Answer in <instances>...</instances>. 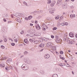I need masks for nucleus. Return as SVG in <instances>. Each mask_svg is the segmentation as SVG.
Returning <instances> with one entry per match:
<instances>
[{
  "instance_id": "obj_1",
  "label": "nucleus",
  "mask_w": 77,
  "mask_h": 77,
  "mask_svg": "<svg viewBox=\"0 0 77 77\" xmlns=\"http://www.w3.org/2000/svg\"><path fill=\"white\" fill-rule=\"evenodd\" d=\"M21 68L23 70H27L29 69V66L27 64H23L21 66Z\"/></svg>"
},
{
  "instance_id": "obj_2",
  "label": "nucleus",
  "mask_w": 77,
  "mask_h": 77,
  "mask_svg": "<svg viewBox=\"0 0 77 77\" xmlns=\"http://www.w3.org/2000/svg\"><path fill=\"white\" fill-rule=\"evenodd\" d=\"M24 62H25L26 63H27V64H30V63H31V61L29 60V59H25L24 60Z\"/></svg>"
},
{
  "instance_id": "obj_3",
  "label": "nucleus",
  "mask_w": 77,
  "mask_h": 77,
  "mask_svg": "<svg viewBox=\"0 0 77 77\" xmlns=\"http://www.w3.org/2000/svg\"><path fill=\"white\" fill-rule=\"evenodd\" d=\"M69 36L70 37H71V38H73V37H74V34H73L72 33H70L69 34Z\"/></svg>"
},
{
  "instance_id": "obj_4",
  "label": "nucleus",
  "mask_w": 77,
  "mask_h": 77,
  "mask_svg": "<svg viewBox=\"0 0 77 77\" xmlns=\"http://www.w3.org/2000/svg\"><path fill=\"white\" fill-rule=\"evenodd\" d=\"M35 27H36L37 29H38V30H39V29H41V27L39 26V25L38 24H37L35 26Z\"/></svg>"
},
{
  "instance_id": "obj_5",
  "label": "nucleus",
  "mask_w": 77,
  "mask_h": 77,
  "mask_svg": "<svg viewBox=\"0 0 77 77\" xmlns=\"http://www.w3.org/2000/svg\"><path fill=\"white\" fill-rule=\"evenodd\" d=\"M24 42L27 44H29V42L28 41V40L27 39H25L24 40Z\"/></svg>"
},
{
  "instance_id": "obj_6",
  "label": "nucleus",
  "mask_w": 77,
  "mask_h": 77,
  "mask_svg": "<svg viewBox=\"0 0 77 77\" xmlns=\"http://www.w3.org/2000/svg\"><path fill=\"white\" fill-rule=\"evenodd\" d=\"M2 16L3 17H5V18H8L9 17V16L8 14H3L2 15Z\"/></svg>"
},
{
  "instance_id": "obj_7",
  "label": "nucleus",
  "mask_w": 77,
  "mask_h": 77,
  "mask_svg": "<svg viewBox=\"0 0 77 77\" xmlns=\"http://www.w3.org/2000/svg\"><path fill=\"white\" fill-rule=\"evenodd\" d=\"M33 32V30L31 29H29L28 30V32L30 34H31V33H32Z\"/></svg>"
},
{
  "instance_id": "obj_8",
  "label": "nucleus",
  "mask_w": 77,
  "mask_h": 77,
  "mask_svg": "<svg viewBox=\"0 0 77 77\" xmlns=\"http://www.w3.org/2000/svg\"><path fill=\"white\" fill-rule=\"evenodd\" d=\"M7 62L9 63V62H12V59L11 58L9 59L7 61Z\"/></svg>"
},
{
  "instance_id": "obj_9",
  "label": "nucleus",
  "mask_w": 77,
  "mask_h": 77,
  "mask_svg": "<svg viewBox=\"0 0 77 77\" xmlns=\"http://www.w3.org/2000/svg\"><path fill=\"white\" fill-rule=\"evenodd\" d=\"M0 66L2 68H4L5 66V65L4 64H0Z\"/></svg>"
},
{
  "instance_id": "obj_10",
  "label": "nucleus",
  "mask_w": 77,
  "mask_h": 77,
  "mask_svg": "<svg viewBox=\"0 0 77 77\" xmlns=\"http://www.w3.org/2000/svg\"><path fill=\"white\" fill-rule=\"evenodd\" d=\"M39 47L43 48L44 47V44H42V43L39 45Z\"/></svg>"
},
{
  "instance_id": "obj_11",
  "label": "nucleus",
  "mask_w": 77,
  "mask_h": 77,
  "mask_svg": "<svg viewBox=\"0 0 77 77\" xmlns=\"http://www.w3.org/2000/svg\"><path fill=\"white\" fill-rule=\"evenodd\" d=\"M49 10L50 11H55L56 10L55 9V8H50L49 9Z\"/></svg>"
},
{
  "instance_id": "obj_12",
  "label": "nucleus",
  "mask_w": 77,
  "mask_h": 77,
  "mask_svg": "<svg viewBox=\"0 0 77 77\" xmlns=\"http://www.w3.org/2000/svg\"><path fill=\"white\" fill-rule=\"evenodd\" d=\"M58 75L57 74H55L53 75L51 77H57Z\"/></svg>"
},
{
  "instance_id": "obj_13",
  "label": "nucleus",
  "mask_w": 77,
  "mask_h": 77,
  "mask_svg": "<svg viewBox=\"0 0 77 77\" xmlns=\"http://www.w3.org/2000/svg\"><path fill=\"white\" fill-rule=\"evenodd\" d=\"M70 17L71 18H75V14H72L70 15Z\"/></svg>"
},
{
  "instance_id": "obj_14",
  "label": "nucleus",
  "mask_w": 77,
  "mask_h": 77,
  "mask_svg": "<svg viewBox=\"0 0 77 77\" xmlns=\"http://www.w3.org/2000/svg\"><path fill=\"white\" fill-rule=\"evenodd\" d=\"M50 46H51V43H48L46 44V46H47L48 47H50Z\"/></svg>"
},
{
  "instance_id": "obj_15",
  "label": "nucleus",
  "mask_w": 77,
  "mask_h": 77,
  "mask_svg": "<svg viewBox=\"0 0 77 77\" xmlns=\"http://www.w3.org/2000/svg\"><path fill=\"white\" fill-rule=\"evenodd\" d=\"M60 39H59V38H57V39L55 40V41L57 42V43H59V42H58V41H59Z\"/></svg>"
},
{
  "instance_id": "obj_16",
  "label": "nucleus",
  "mask_w": 77,
  "mask_h": 77,
  "mask_svg": "<svg viewBox=\"0 0 77 77\" xmlns=\"http://www.w3.org/2000/svg\"><path fill=\"white\" fill-rule=\"evenodd\" d=\"M3 38H4V42H7V39H6V38H5V36H3Z\"/></svg>"
},
{
  "instance_id": "obj_17",
  "label": "nucleus",
  "mask_w": 77,
  "mask_h": 77,
  "mask_svg": "<svg viewBox=\"0 0 77 77\" xmlns=\"http://www.w3.org/2000/svg\"><path fill=\"white\" fill-rule=\"evenodd\" d=\"M33 17H32V16H29L28 17V19L29 20H31V19H32V18Z\"/></svg>"
},
{
  "instance_id": "obj_18",
  "label": "nucleus",
  "mask_w": 77,
  "mask_h": 77,
  "mask_svg": "<svg viewBox=\"0 0 77 77\" xmlns=\"http://www.w3.org/2000/svg\"><path fill=\"white\" fill-rule=\"evenodd\" d=\"M46 54V57H47V59H48V58H49V57H50V55H49L48 54Z\"/></svg>"
},
{
  "instance_id": "obj_19",
  "label": "nucleus",
  "mask_w": 77,
  "mask_h": 77,
  "mask_svg": "<svg viewBox=\"0 0 77 77\" xmlns=\"http://www.w3.org/2000/svg\"><path fill=\"white\" fill-rule=\"evenodd\" d=\"M49 11L50 14H53L54 13V11H50V10H49Z\"/></svg>"
},
{
  "instance_id": "obj_20",
  "label": "nucleus",
  "mask_w": 77,
  "mask_h": 77,
  "mask_svg": "<svg viewBox=\"0 0 77 77\" xmlns=\"http://www.w3.org/2000/svg\"><path fill=\"white\" fill-rule=\"evenodd\" d=\"M55 20H58L59 18V16L58 15L57 16L55 17Z\"/></svg>"
},
{
  "instance_id": "obj_21",
  "label": "nucleus",
  "mask_w": 77,
  "mask_h": 77,
  "mask_svg": "<svg viewBox=\"0 0 77 77\" xmlns=\"http://www.w3.org/2000/svg\"><path fill=\"white\" fill-rule=\"evenodd\" d=\"M58 2H59L60 4H61L62 3V0H58Z\"/></svg>"
},
{
  "instance_id": "obj_22",
  "label": "nucleus",
  "mask_w": 77,
  "mask_h": 77,
  "mask_svg": "<svg viewBox=\"0 0 77 77\" xmlns=\"http://www.w3.org/2000/svg\"><path fill=\"white\" fill-rule=\"evenodd\" d=\"M29 40L31 42H34V41L32 39H29Z\"/></svg>"
},
{
  "instance_id": "obj_23",
  "label": "nucleus",
  "mask_w": 77,
  "mask_h": 77,
  "mask_svg": "<svg viewBox=\"0 0 77 77\" xmlns=\"http://www.w3.org/2000/svg\"><path fill=\"white\" fill-rule=\"evenodd\" d=\"M1 48H2V49H5V46L3 45H2L1 46Z\"/></svg>"
},
{
  "instance_id": "obj_24",
  "label": "nucleus",
  "mask_w": 77,
  "mask_h": 77,
  "mask_svg": "<svg viewBox=\"0 0 77 77\" xmlns=\"http://www.w3.org/2000/svg\"><path fill=\"white\" fill-rule=\"evenodd\" d=\"M27 36H30V37H33V35L32 34H27Z\"/></svg>"
},
{
  "instance_id": "obj_25",
  "label": "nucleus",
  "mask_w": 77,
  "mask_h": 77,
  "mask_svg": "<svg viewBox=\"0 0 77 77\" xmlns=\"http://www.w3.org/2000/svg\"><path fill=\"white\" fill-rule=\"evenodd\" d=\"M60 53L61 54H63V51H60Z\"/></svg>"
},
{
  "instance_id": "obj_26",
  "label": "nucleus",
  "mask_w": 77,
  "mask_h": 77,
  "mask_svg": "<svg viewBox=\"0 0 77 77\" xmlns=\"http://www.w3.org/2000/svg\"><path fill=\"white\" fill-rule=\"evenodd\" d=\"M57 29V27H55L53 28V30H55Z\"/></svg>"
},
{
  "instance_id": "obj_27",
  "label": "nucleus",
  "mask_w": 77,
  "mask_h": 77,
  "mask_svg": "<svg viewBox=\"0 0 77 77\" xmlns=\"http://www.w3.org/2000/svg\"><path fill=\"white\" fill-rule=\"evenodd\" d=\"M11 45H12V46H14L15 45V43H12L11 44Z\"/></svg>"
},
{
  "instance_id": "obj_28",
  "label": "nucleus",
  "mask_w": 77,
  "mask_h": 77,
  "mask_svg": "<svg viewBox=\"0 0 77 77\" xmlns=\"http://www.w3.org/2000/svg\"><path fill=\"white\" fill-rule=\"evenodd\" d=\"M23 4H24V5H25L26 6H27V4L26 2H23Z\"/></svg>"
},
{
  "instance_id": "obj_29",
  "label": "nucleus",
  "mask_w": 77,
  "mask_h": 77,
  "mask_svg": "<svg viewBox=\"0 0 77 77\" xmlns=\"http://www.w3.org/2000/svg\"><path fill=\"white\" fill-rule=\"evenodd\" d=\"M17 21L18 22H19V23H20V21H21L20 19H17Z\"/></svg>"
},
{
  "instance_id": "obj_30",
  "label": "nucleus",
  "mask_w": 77,
  "mask_h": 77,
  "mask_svg": "<svg viewBox=\"0 0 77 77\" xmlns=\"http://www.w3.org/2000/svg\"><path fill=\"white\" fill-rule=\"evenodd\" d=\"M64 6H67V5H66V4H63V7Z\"/></svg>"
},
{
  "instance_id": "obj_31",
  "label": "nucleus",
  "mask_w": 77,
  "mask_h": 77,
  "mask_svg": "<svg viewBox=\"0 0 77 77\" xmlns=\"http://www.w3.org/2000/svg\"><path fill=\"white\" fill-rule=\"evenodd\" d=\"M64 25H66V26H67L68 23L67 22H64Z\"/></svg>"
},
{
  "instance_id": "obj_32",
  "label": "nucleus",
  "mask_w": 77,
  "mask_h": 77,
  "mask_svg": "<svg viewBox=\"0 0 77 77\" xmlns=\"http://www.w3.org/2000/svg\"><path fill=\"white\" fill-rule=\"evenodd\" d=\"M40 72L41 73V74H44V71H42V72L40 71Z\"/></svg>"
},
{
  "instance_id": "obj_33",
  "label": "nucleus",
  "mask_w": 77,
  "mask_h": 77,
  "mask_svg": "<svg viewBox=\"0 0 77 77\" xmlns=\"http://www.w3.org/2000/svg\"><path fill=\"white\" fill-rule=\"evenodd\" d=\"M10 69H13V67L12 66H9Z\"/></svg>"
},
{
  "instance_id": "obj_34",
  "label": "nucleus",
  "mask_w": 77,
  "mask_h": 77,
  "mask_svg": "<svg viewBox=\"0 0 77 77\" xmlns=\"http://www.w3.org/2000/svg\"><path fill=\"white\" fill-rule=\"evenodd\" d=\"M6 58L5 57H4V58H2L1 59V60H5V59H6Z\"/></svg>"
},
{
  "instance_id": "obj_35",
  "label": "nucleus",
  "mask_w": 77,
  "mask_h": 77,
  "mask_svg": "<svg viewBox=\"0 0 77 77\" xmlns=\"http://www.w3.org/2000/svg\"><path fill=\"white\" fill-rule=\"evenodd\" d=\"M69 44H72V41H70V40H69Z\"/></svg>"
},
{
  "instance_id": "obj_36",
  "label": "nucleus",
  "mask_w": 77,
  "mask_h": 77,
  "mask_svg": "<svg viewBox=\"0 0 77 77\" xmlns=\"http://www.w3.org/2000/svg\"><path fill=\"white\" fill-rule=\"evenodd\" d=\"M20 33L21 34V35H23V34L24 33V31L23 30L21 32H20Z\"/></svg>"
},
{
  "instance_id": "obj_37",
  "label": "nucleus",
  "mask_w": 77,
  "mask_h": 77,
  "mask_svg": "<svg viewBox=\"0 0 77 77\" xmlns=\"http://www.w3.org/2000/svg\"><path fill=\"white\" fill-rule=\"evenodd\" d=\"M25 20H26V21L29 20V19H28V17H25Z\"/></svg>"
},
{
  "instance_id": "obj_38",
  "label": "nucleus",
  "mask_w": 77,
  "mask_h": 77,
  "mask_svg": "<svg viewBox=\"0 0 77 77\" xmlns=\"http://www.w3.org/2000/svg\"><path fill=\"white\" fill-rule=\"evenodd\" d=\"M51 38H52V39H53L54 38V35H51Z\"/></svg>"
},
{
  "instance_id": "obj_39",
  "label": "nucleus",
  "mask_w": 77,
  "mask_h": 77,
  "mask_svg": "<svg viewBox=\"0 0 77 77\" xmlns=\"http://www.w3.org/2000/svg\"><path fill=\"white\" fill-rule=\"evenodd\" d=\"M59 65L60 66H63V65H62V63H60V64H59Z\"/></svg>"
},
{
  "instance_id": "obj_40",
  "label": "nucleus",
  "mask_w": 77,
  "mask_h": 77,
  "mask_svg": "<svg viewBox=\"0 0 77 77\" xmlns=\"http://www.w3.org/2000/svg\"><path fill=\"white\" fill-rule=\"evenodd\" d=\"M67 8V6H65L63 7V9H66Z\"/></svg>"
},
{
  "instance_id": "obj_41",
  "label": "nucleus",
  "mask_w": 77,
  "mask_h": 77,
  "mask_svg": "<svg viewBox=\"0 0 77 77\" xmlns=\"http://www.w3.org/2000/svg\"><path fill=\"white\" fill-rule=\"evenodd\" d=\"M46 30L45 28L44 27L42 28V30H43V31H45Z\"/></svg>"
},
{
  "instance_id": "obj_42",
  "label": "nucleus",
  "mask_w": 77,
  "mask_h": 77,
  "mask_svg": "<svg viewBox=\"0 0 77 77\" xmlns=\"http://www.w3.org/2000/svg\"><path fill=\"white\" fill-rule=\"evenodd\" d=\"M14 41L15 42H17L18 41V40L17 39H14Z\"/></svg>"
},
{
  "instance_id": "obj_43",
  "label": "nucleus",
  "mask_w": 77,
  "mask_h": 77,
  "mask_svg": "<svg viewBox=\"0 0 77 77\" xmlns=\"http://www.w3.org/2000/svg\"><path fill=\"white\" fill-rule=\"evenodd\" d=\"M44 57L45 58V59H47V55H46V54L45 55Z\"/></svg>"
},
{
  "instance_id": "obj_44",
  "label": "nucleus",
  "mask_w": 77,
  "mask_h": 77,
  "mask_svg": "<svg viewBox=\"0 0 77 77\" xmlns=\"http://www.w3.org/2000/svg\"><path fill=\"white\" fill-rule=\"evenodd\" d=\"M61 25L62 26H65V24H64V23H61Z\"/></svg>"
},
{
  "instance_id": "obj_45",
  "label": "nucleus",
  "mask_w": 77,
  "mask_h": 77,
  "mask_svg": "<svg viewBox=\"0 0 77 77\" xmlns=\"http://www.w3.org/2000/svg\"><path fill=\"white\" fill-rule=\"evenodd\" d=\"M13 15L14 16H15V17H17V13L14 14Z\"/></svg>"
},
{
  "instance_id": "obj_46",
  "label": "nucleus",
  "mask_w": 77,
  "mask_h": 77,
  "mask_svg": "<svg viewBox=\"0 0 77 77\" xmlns=\"http://www.w3.org/2000/svg\"><path fill=\"white\" fill-rule=\"evenodd\" d=\"M28 53V52H27V51H25L24 52V54H27V53Z\"/></svg>"
},
{
  "instance_id": "obj_47",
  "label": "nucleus",
  "mask_w": 77,
  "mask_h": 77,
  "mask_svg": "<svg viewBox=\"0 0 77 77\" xmlns=\"http://www.w3.org/2000/svg\"><path fill=\"white\" fill-rule=\"evenodd\" d=\"M66 36H67L66 35H64V36L63 38H66Z\"/></svg>"
},
{
  "instance_id": "obj_48",
  "label": "nucleus",
  "mask_w": 77,
  "mask_h": 77,
  "mask_svg": "<svg viewBox=\"0 0 77 77\" xmlns=\"http://www.w3.org/2000/svg\"><path fill=\"white\" fill-rule=\"evenodd\" d=\"M51 3V0H49V1L48 2V4H50Z\"/></svg>"
},
{
  "instance_id": "obj_49",
  "label": "nucleus",
  "mask_w": 77,
  "mask_h": 77,
  "mask_svg": "<svg viewBox=\"0 0 77 77\" xmlns=\"http://www.w3.org/2000/svg\"><path fill=\"white\" fill-rule=\"evenodd\" d=\"M50 5L51 7H53V6H54L53 4V3H51L50 4Z\"/></svg>"
},
{
  "instance_id": "obj_50",
  "label": "nucleus",
  "mask_w": 77,
  "mask_h": 77,
  "mask_svg": "<svg viewBox=\"0 0 77 77\" xmlns=\"http://www.w3.org/2000/svg\"><path fill=\"white\" fill-rule=\"evenodd\" d=\"M55 2H52V3L53 4V6H54V5H55Z\"/></svg>"
},
{
  "instance_id": "obj_51",
  "label": "nucleus",
  "mask_w": 77,
  "mask_h": 77,
  "mask_svg": "<svg viewBox=\"0 0 77 77\" xmlns=\"http://www.w3.org/2000/svg\"><path fill=\"white\" fill-rule=\"evenodd\" d=\"M61 59L62 60H65V58L63 57H62Z\"/></svg>"
},
{
  "instance_id": "obj_52",
  "label": "nucleus",
  "mask_w": 77,
  "mask_h": 77,
  "mask_svg": "<svg viewBox=\"0 0 77 77\" xmlns=\"http://www.w3.org/2000/svg\"><path fill=\"white\" fill-rule=\"evenodd\" d=\"M60 19H61V20H62V19H63V17H62V16L60 17Z\"/></svg>"
},
{
  "instance_id": "obj_53",
  "label": "nucleus",
  "mask_w": 77,
  "mask_h": 77,
  "mask_svg": "<svg viewBox=\"0 0 77 77\" xmlns=\"http://www.w3.org/2000/svg\"><path fill=\"white\" fill-rule=\"evenodd\" d=\"M55 38H56V39H57V38H59V36H58L56 35L55 36Z\"/></svg>"
},
{
  "instance_id": "obj_54",
  "label": "nucleus",
  "mask_w": 77,
  "mask_h": 77,
  "mask_svg": "<svg viewBox=\"0 0 77 77\" xmlns=\"http://www.w3.org/2000/svg\"><path fill=\"white\" fill-rule=\"evenodd\" d=\"M30 25L31 26H33V24L32 23H30Z\"/></svg>"
},
{
  "instance_id": "obj_55",
  "label": "nucleus",
  "mask_w": 77,
  "mask_h": 77,
  "mask_svg": "<svg viewBox=\"0 0 77 77\" xmlns=\"http://www.w3.org/2000/svg\"><path fill=\"white\" fill-rule=\"evenodd\" d=\"M63 41H66V38H63Z\"/></svg>"
},
{
  "instance_id": "obj_56",
  "label": "nucleus",
  "mask_w": 77,
  "mask_h": 77,
  "mask_svg": "<svg viewBox=\"0 0 77 77\" xmlns=\"http://www.w3.org/2000/svg\"><path fill=\"white\" fill-rule=\"evenodd\" d=\"M3 20L5 21V22H6V20L5 19H3Z\"/></svg>"
},
{
  "instance_id": "obj_57",
  "label": "nucleus",
  "mask_w": 77,
  "mask_h": 77,
  "mask_svg": "<svg viewBox=\"0 0 77 77\" xmlns=\"http://www.w3.org/2000/svg\"><path fill=\"white\" fill-rule=\"evenodd\" d=\"M5 69L6 70H8V67L7 66H6V67H5Z\"/></svg>"
},
{
  "instance_id": "obj_58",
  "label": "nucleus",
  "mask_w": 77,
  "mask_h": 77,
  "mask_svg": "<svg viewBox=\"0 0 77 77\" xmlns=\"http://www.w3.org/2000/svg\"><path fill=\"white\" fill-rule=\"evenodd\" d=\"M12 22V21H8V23H11Z\"/></svg>"
},
{
  "instance_id": "obj_59",
  "label": "nucleus",
  "mask_w": 77,
  "mask_h": 77,
  "mask_svg": "<svg viewBox=\"0 0 77 77\" xmlns=\"http://www.w3.org/2000/svg\"><path fill=\"white\" fill-rule=\"evenodd\" d=\"M37 23H38V21L37 20H35V24H37Z\"/></svg>"
},
{
  "instance_id": "obj_60",
  "label": "nucleus",
  "mask_w": 77,
  "mask_h": 77,
  "mask_svg": "<svg viewBox=\"0 0 77 77\" xmlns=\"http://www.w3.org/2000/svg\"><path fill=\"white\" fill-rule=\"evenodd\" d=\"M17 17H18V18H19V17H20V15H19V14L17 15Z\"/></svg>"
},
{
  "instance_id": "obj_61",
  "label": "nucleus",
  "mask_w": 77,
  "mask_h": 77,
  "mask_svg": "<svg viewBox=\"0 0 77 77\" xmlns=\"http://www.w3.org/2000/svg\"><path fill=\"white\" fill-rule=\"evenodd\" d=\"M59 4H60V3H59V2H57V5H59Z\"/></svg>"
},
{
  "instance_id": "obj_62",
  "label": "nucleus",
  "mask_w": 77,
  "mask_h": 77,
  "mask_svg": "<svg viewBox=\"0 0 77 77\" xmlns=\"http://www.w3.org/2000/svg\"><path fill=\"white\" fill-rule=\"evenodd\" d=\"M39 12H40V13H42V12H43V11L41 10V11H39Z\"/></svg>"
},
{
  "instance_id": "obj_63",
  "label": "nucleus",
  "mask_w": 77,
  "mask_h": 77,
  "mask_svg": "<svg viewBox=\"0 0 77 77\" xmlns=\"http://www.w3.org/2000/svg\"><path fill=\"white\" fill-rule=\"evenodd\" d=\"M7 68L8 69V70H9L10 68H9V66H7Z\"/></svg>"
},
{
  "instance_id": "obj_64",
  "label": "nucleus",
  "mask_w": 77,
  "mask_h": 77,
  "mask_svg": "<svg viewBox=\"0 0 77 77\" xmlns=\"http://www.w3.org/2000/svg\"><path fill=\"white\" fill-rule=\"evenodd\" d=\"M60 58L61 59V58L62 57V55H60L59 56Z\"/></svg>"
}]
</instances>
